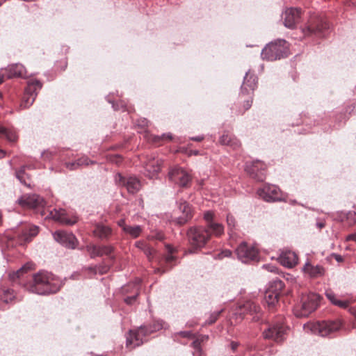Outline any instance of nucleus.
<instances>
[{"label": "nucleus", "instance_id": "nucleus-1", "mask_svg": "<svg viewBox=\"0 0 356 356\" xmlns=\"http://www.w3.org/2000/svg\"><path fill=\"white\" fill-rule=\"evenodd\" d=\"M62 286V281L53 274L46 271H40L33 275V282L28 289L39 295L56 293Z\"/></svg>", "mask_w": 356, "mask_h": 356}, {"label": "nucleus", "instance_id": "nucleus-2", "mask_svg": "<svg viewBox=\"0 0 356 356\" xmlns=\"http://www.w3.org/2000/svg\"><path fill=\"white\" fill-rule=\"evenodd\" d=\"M320 296L315 293L302 294L300 302L294 308V314L298 317L308 316L318 307Z\"/></svg>", "mask_w": 356, "mask_h": 356}, {"label": "nucleus", "instance_id": "nucleus-3", "mask_svg": "<svg viewBox=\"0 0 356 356\" xmlns=\"http://www.w3.org/2000/svg\"><path fill=\"white\" fill-rule=\"evenodd\" d=\"M288 54L286 42L284 40H277L268 44L261 51V57L267 60H275L286 57Z\"/></svg>", "mask_w": 356, "mask_h": 356}, {"label": "nucleus", "instance_id": "nucleus-4", "mask_svg": "<svg viewBox=\"0 0 356 356\" xmlns=\"http://www.w3.org/2000/svg\"><path fill=\"white\" fill-rule=\"evenodd\" d=\"M341 325V324L339 321H318L305 325V328L309 329L311 332L315 334L326 337L338 331Z\"/></svg>", "mask_w": 356, "mask_h": 356}, {"label": "nucleus", "instance_id": "nucleus-5", "mask_svg": "<svg viewBox=\"0 0 356 356\" xmlns=\"http://www.w3.org/2000/svg\"><path fill=\"white\" fill-rule=\"evenodd\" d=\"M187 236L190 245L193 249L204 247L209 239L208 230L202 227H193L187 232Z\"/></svg>", "mask_w": 356, "mask_h": 356}, {"label": "nucleus", "instance_id": "nucleus-6", "mask_svg": "<svg viewBox=\"0 0 356 356\" xmlns=\"http://www.w3.org/2000/svg\"><path fill=\"white\" fill-rule=\"evenodd\" d=\"M162 327V323H158L153 328L149 330L145 326H141L135 331L130 330L129 337L127 338V346L136 347L140 346L143 343V337Z\"/></svg>", "mask_w": 356, "mask_h": 356}, {"label": "nucleus", "instance_id": "nucleus-7", "mask_svg": "<svg viewBox=\"0 0 356 356\" xmlns=\"http://www.w3.org/2000/svg\"><path fill=\"white\" fill-rule=\"evenodd\" d=\"M168 179L180 187H188L191 181V176L184 168L176 165L170 168Z\"/></svg>", "mask_w": 356, "mask_h": 356}, {"label": "nucleus", "instance_id": "nucleus-8", "mask_svg": "<svg viewBox=\"0 0 356 356\" xmlns=\"http://www.w3.org/2000/svg\"><path fill=\"white\" fill-rule=\"evenodd\" d=\"M54 239L62 246L74 250L79 245V240L71 232L58 230L53 233Z\"/></svg>", "mask_w": 356, "mask_h": 356}, {"label": "nucleus", "instance_id": "nucleus-9", "mask_svg": "<svg viewBox=\"0 0 356 356\" xmlns=\"http://www.w3.org/2000/svg\"><path fill=\"white\" fill-rule=\"evenodd\" d=\"M257 194L266 202H277L282 200L281 191L275 185H264L258 189Z\"/></svg>", "mask_w": 356, "mask_h": 356}, {"label": "nucleus", "instance_id": "nucleus-10", "mask_svg": "<svg viewBox=\"0 0 356 356\" xmlns=\"http://www.w3.org/2000/svg\"><path fill=\"white\" fill-rule=\"evenodd\" d=\"M286 329L283 323H277L269 326L263 332V336L266 339H271L276 342H281L284 339Z\"/></svg>", "mask_w": 356, "mask_h": 356}, {"label": "nucleus", "instance_id": "nucleus-11", "mask_svg": "<svg viewBox=\"0 0 356 356\" xmlns=\"http://www.w3.org/2000/svg\"><path fill=\"white\" fill-rule=\"evenodd\" d=\"M236 252L238 259L243 263L255 260L258 256L257 250L253 246L248 245L245 242L241 243L238 245L236 250Z\"/></svg>", "mask_w": 356, "mask_h": 356}, {"label": "nucleus", "instance_id": "nucleus-12", "mask_svg": "<svg viewBox=\"0 0 356 356\" xmlns=\"http://www.w3.org/2000/svg\"><path fill=\"white\" fill-rule=\"evenodd\" d=\"M49 217L55 221L65 225H73L78 220L77 217L75 216L71 217L69 216L65 210L63 209H52L49 212Z\"/></svg>", "mask_w": 356, "mask_h": 356}, {"label": "nucleus", "instance_id": "nucleus-13", "mask_svg": "<svg viewBox=\"0 0 356 356\" xmlns=\"http://www.w3.org/2000/svg\"><path fill=\"white\" fill-rule=\"evenodd\" d=\"M266 165L260 161H256L249 165L246 164L245 170L250 175L259 181H263L266 178Z\"/></svg>", "mask_w": 356, "mask_h": 356}, {"label": "nucleus", "instance_id": "nucleus-14", "mask_svg": "<svg viewBox=\"0 0 356 356\" xmlns=\"http://www.w3.org/2000/svg\"><path fill=\"white\" fill-rule=\"evenodd\" d=\"M23 208L35 209L43 205V199L36 194L24 195L17 200Z\"/></svg>", "mask_w": 356, "mask_h": 356}, {"label": "nucleus", "instance_id": "nucleus-15", "mask_svg": "<svg viewBox=\"0 0 356 356\" xmlns=\"http://www.w3.org/2000/svg\"><path fill=\"white\" fill-rule=\"evenodd\" d=\"M115 181L125 186L130 193H136L141 188L140 180L134 177H124L120 174H118L115 176Z\"/></svg>", "mask_w": 356, "mask_h": 356}, {"label": "nucleus", "instance_id": "nucleus-16", "mask_svg": "<svg viewBox=\"0 0 356 356\" xmlns=\"http://www.w3.org/2000/svg\"><path fill=\"white\" fill-rule=\"evenodd\" d=\"M162 164L163 161L161 159L150 156L145 161L144 166L145 175L149 178L154 177L160 172Z\"/></svg>", "mask_w": 356, "mask_h": 356}, {"label": "nucleus", "instance_id": "nucleus-17", "mask_svg": "<svg viewBox=\"0 0 356 356\" xmlns=\"http://www.w3.org/2000/svg\"><path fill=\"white\" fill-rule=\"evenodd\" d=\"M301 9L297 8H287L284 13V24L286 27L293 29L300 19Z\"/></svg>", "mask_w": 356, "mask_h": 356}, {"label": "nucleus", "instance_id": "nucleus-18", "mask_svg": "<svg viewBox=\"0 0 356 356\" xmlns=\"http://www.w3.org/2000/svg\"><path fill=\"white\" fill-rule=\"evenodd\" d=\"M38 234V227L32 225H26L19 235L21 244L30 242Z\"/></svg>", "mask_w": 356, "mask_h": 356}, {"label": "nucleus", "instance_id": "nucleus-19", "mask_svg": "<svg viewBox=\"0 0 356 356\" xmlns=\"http://www.w3.org/2000/svg\"><path fill=\"white\" fill-rule=\"evenodd\" d=\"M279 261L282 266L292 268L298 263V256L293 251L284 250L280 254Z\"/></svg>", "mask_w": 356, "mask_h": 356}, {"label": "nucleus", "instance_id": "nucleus-20", "mask_svg": "<svg viewBox=\"0 0 356 356\" xmlns=\"http://www.w3.org/2000/svg\"><path fill=\"white\" fill-rule=\"evenodd\" d=\"M241 309L246 314L253 316L252 321H259L261 319V307L254 302H247L243 305Z\"/></svg>", "mask_w": 356, "mask_h": 356}, {"label": "nucleus", "instance_id": "nucleus-21", "mask_svg": "<svg viewBox=\"0 0 356 356\" xmlns=\"http://www.w3.org/2000/svg\"><path fill=\"white\" fill-rule=\"evenodd\" d=\"M302 270L311 277H318L324 274V268L320 265H312L307 261L302 268Z\"/></svg>", "mask_w": 356, "mask_h": 356}, {"label": "nucleus", "instance_id": "nucleus-22", "mask_svg": "<svg viewBox=\"0 0 356 356\" xmlns=\"http://www.w3.org/2000/svg\"><path fill=\"white\" fill-rule=\"evenodd\" d=\"M6 71L7 72V76L9 79L13 77H24L26 75L25 67L19 63L8 65Z\"/></svg>", "mask_w": 356, "mask_h": 356}, {"label": "nucleus", "instance_id": "nucleus-23", "mask_svg": "<svg viewBox=\"0 0 356 356\" xmlns=\"http://www.w3.org/2000/svg\"><path fill=\"white\" fill-rule=\"evenodd\" d=\"M93 234L102 240H107L112 234V229L103 224H97L93 230Z\"/></svg>", "mask_w": 356, "mask_h": 356}, {"label": "nucleus", "instance_id": "nucleus-24", "mask_svg": "<svg viewBox=\"0 0 356 356\" xmlns=\"http://www.w3.org/2000/svg\"><path fill=\"white\" fill-rule=\"evenodd\" d=\"M221 145L230 146L233 149H236L240 147L239 141L229 132H225L219 139Z\"/></svg>", "mask_w": 356, "mask_h": 356}, {"label": "nucleus", "instance_id": "nucleus-25", "mask_svg": "<svg viewBox=\"0 0 356 356\" xmlns=\"http://www.w3.org/2000/svg\"><path fill=\"white\" fill-rule=\"evenodd\" d=\"M35 264L33 262H27L16 271L9 273V279L12 281L20 278L24 273L34 269Z\"/></svg>", "mask_w": 356, "mask_h": 356}, {"label": "nucleus", "instance_id": "nucleus-26", "mask_svg": "<svg viewBox=\"0 0 356 356\" xmlns=\"http://www.w3.org/2000/svg\"><path fill=\"white\" fill-rule=\"evenodd\" d=\"M325 296L332 304L340 308L346 309L349 306L348 301L339 299L337 296L330 289L325 291Z\"/></svg>", "mask_w": 356, "mask_h": 356}, {"label": "nucleus", "instance_id": "nucleus-27", "mask_svg": "<svg viewBox=\"0 0 356 356\" xmlns=\"http://www.w3.org/2000/svg\"><path fill=\"white\" fill-rule=\"evenodd\" d=\"M205 228L209 233V237L211 235L220 237L224 234V226L218 222H210L207 225V227Z\"/></svg>", "mask_w": 356, "mask_h": 356}, {"label": "nucleus", "instance_id": "nucleus-28", "mask_svg": "<svg viewBox=\"0 0 356 356\" xmlns=\"http://www.w3.org/2000/svg\"><path fill=\"white\" fill-rule=\"evenodd\" d=\"M42 88V83L38 80H30L27 83V86L25 89L26 94H29L31 96L36 97L37 92Z\"/></svg>", "mask_w": 356, "mask_h": 356}, {"label": "nucleus", "instance_id": "nucleus-29", "mask_svg": "<svg viewBox=\"0 0 356 356\" xmlns=\"http://www.w3.org/2000/svg\"><path fill=\"white\" fill-rule=\"evenodd\" d=\"M15 298V291L6 286L0 287V300L3 302L8 303Z\"/></svg>", "mask_w": 356, "mask_h": 356}, {"label": "nucleus", "instance_id": "nucleus-30", "mask_svg": "<svg viewBox=\"0 0 356 356\" xmlns=\"http://www.w3.org/2000/svg\"><path fill=\"white\" fill-rule=\"evenodd\" d=\"M257 78L254 76H250L248 73H246L243 85L241 86L242 90H245L246 91L248 90H254L257 87Z\"/></svg>", "mask_w": 356, "mask_h": 356}, {"label": "nucleus", "instance_id": "nucleus-31", "mask_svg": "<svg viewBox=\"0 0 356 356\" xmlns=\"http://www.w3.org/2000/svg\"><path fill=\"white\" fill-rule=\"evenodd\" d=\"M280 294L274 292L272 289H267L265 294V300L268 306L273 307L277 302Z\"/></svg>", "mask_w": 356, "mask_h": 356}, {"label": "nucleus", "instance_id": "nucleus-32", "mask_svg": "<svg viewBox=\"0 0 356 356\" xmlns=\"http://www.w3.org/2000/svg\"><path fill=\"white\" fill-rule=\"evenodd\" d=\"M92 162L89 160L88 157H81L77 159L76 161L70 162L66 163V167L72 170L76 169L79 166L81 165H88L89 163H92Z\"/></svg>", "mask_w": 356, "mask_h": 356}, {"label": "nucleus", "instance_id": "nucleus-33", "mask_svg": "<svg viewBox=\"0 0 356 356\" xmlns=\"http://www.w3.org/2000/svg\"><path fill=\"white\" fill-rule=\"evenodd\" d=\"M124 232L132 238H138L143 232V227L140 225L130 226L124 228Z\"/></svg>", "mask_w": 356, "mask_h": 356}, {"label": "nucleus", "instance_id": "nucleus-34", "mask_svg": "<svg viewBox=\"0 0 356 356\" xmlns=\"http://www.w3.org/2000/svg\"><path fill=\"white\" fill-rule=\"evenodd\" d=\"M24 168L25 167L22 166L19 170L16 171V177L22 184L29 187L30 184L28 183L29 177L28 175L25 172Z\"/></svg>", "mask_w": 356, "mask_h": 356}, {"label": "nucleus", "instance_id": "nucleus-35", "mask_svg": "<svg viewBox=\"0 0 356 356\" xmlns=\"http://www.w3.org/2000/svg\"><path fill=\"white\" fill-rule=\"evenodd\" d=\"M284 287V283L279 279H275L270 283L268 289H272L273 291L277 292L278 294H280Z\"/></svg>", "mask_w": 356, "mask_h": 356}, {"label": "nucleus", "instance_id": "nucleus-36", "mask_svg": "<svg viewBox=\"0 0 356 356\" xmlns=\"http://www.w3.org/2000/svg\"><path fill=\"white\" fill-rule=\"evenodd\" d=\"M35 99V97L31 96L29 94H26V92H24L23 99L20 104V106L22 108H29L30 106H31L33 104Z\"/></svg>", "mask_w": 356, "mask_h": 356}, {"label": "nucleus", "instance_id": "nucleus-37", "mask_svg": "<svg viewBox=\"0 0 356 356\" xmlns=\"http://www.w3.org/2000/svg\"><path fill=\"white\" fill-rule=\"evenodd\" d=\"M86 249L87 252L89 253L90 257L91 258H95L96 257H101V254L99 253V246L93 245V244H89L86 245Z\"/></svg>", "mask_w": 356, "mask_h": 356}, {"label": "nucleus", "instance_id": "nucleus-38", "mask_svg": "<svg viewBox=\"0 0 356 356\" xmlns=\"http://www.w3.org/2000/svg\"><path fill=\"white\" fill-rule=\"evenodd\" d=\"M1 136H5L10 142H15L17 140V135L16 132L12 129L4 128V131H2Z\"/></svg>", "mask_w": 356, "mask_h": 356}, {"label": "nucleus", "instance_id": "nucleus-39", "mask_svg": "<svg viewBox=\"0 0 356 356\" xmlns=\"http://www.w3.org/2000/svg\"><path fill=\"white\" fill-rule=\"evenodd\" d=\"M227 224L229 232H232L236 225L235 218L230 213L227 215Z\"/></svg>", "mask_w": 356, "mask_h": 356}, {"label": "nucleus", "instance_id": "nucleus-40", "mask_svg": "<svg viewBox=\"0 0 356 356\" xmlns=\"http://www.w3.org/2000/svg\"><path fill=\"white\" fill-rule=\"evenodd\" d=\"M172 139V135L170 133L163 134L161 136H154L152 138V141L155 143H159L161 140H171Z\"/></svg>", "mask_w": 356, "mask_h": 356}, {"label": "nucleus", "instance_id": "nucleus-41", "mask_svg": "<svg viewBox=\"0 0 356 356\" xmlns=\"http://www.w3.org/2000/svg\"><path fill=\"white\" fill-rule=\"evenodd\" d=\"M134 287H135V293H134V295H133L131 296H128V297L124 298V302L127 305L133 304L136 301V298H137V296L138 295V284H134Z\"/></svg>", "mask_w": 356, "mask_h": 356}, {"label": "nucleus", "instance_id": "nucleus-42", "mask_svg": "<svg viewBox=\"0 0 356 356\" xmlns=\"http://www.w3.org/2000/svg\"><path fill=\"white\" fill-rule=\"evenodd\" d=\"M101 257L103 255H110L113 251V247L111 245L99 246Z\"/></svg>", "mask_w": 356, "mask_h": 356}, {"label": "nucleus", "instance_id": "nucleus-43", "mask_svg": "<svg viewBox=\"0 0 356 356\" xmlns=\"http://www.w3.org/2000/svg\"><path fill=\"white\" fill-rule=\"evenodd\" d=\"M180 209H182L183 213L186 214V219L184 220L183 222H186L188 219L191 218V208L188 204L184 203L181 204L180 207Z\"/></svg>", "mask_w": 356, "mask_h": 356}, {"label": "nucleus", "instance_id": "nucleus-44", "mask_svg": "<svg viewBox=\"0 0 356 356\" xmlns=\"http://www.w3.org/2000/svg\"><path fill=\"white\" fill-rule=\"evenodd\" d=\"M147 238L149 240L156 239V240H159V241H162L164 239V234L161 232H155V233L149 235L147 237Z\"/></svg>", "mask_w": 356, "mask_h": 356}, {"label": "nucleus", "instance_id": "nucleus-45", "mask_svg": "<svg viewBox=\"0 0 356 356\" xmlns=\"http://www.w3.org/2000/svg\"><path fill=\"white\" fill-rule=\"evenodd\" d=\"M214 213L212 211H207L204 214V219L207 222V224L210 222H214Z\"/></svg>", "mask_w": 356, "mask_h": 356}, {"label": "nucleus", "instance_id": "nucleus-46", "mask_svg": "<svg viewBox=\"0 0 356 356\" xmlns=\"http://www.w3.org/2000/svg\"><path fill=\"white\" fill-rule=\"evenodd\" d=\"M144 254L147 256V259L151 261L154 254V250L150 248L149 245L143 251Z\"/></svg>", "mask_w": 356, "mask_h": 356}, {"label": "nucleus", "instance_id": "nucleus-47", "mask_svg": "<svg viewBox=\"0 0 356 356\" xmlns=\"http://www.w3.org/2000/svg\"><path fill=\"white\" fill-rule=\"evenodd\" d=\"M221 312H222V310L217 312H213V314H211L209 320L207 321L208 323L212 324V323H215L216 321L218 319V316H220Z\"/></svg>", "mask_w": 356, "mask_h": 356}, {"label": "nucleus", "instance_id": "nucleus-48", "mask_svg": "<svg viewBox=\"0 0 356 356\" xmlns=\"http://www.w3.org/2000/svg\"><path fill=\"white\" fill-rule=\"evenodd\" d=\"M135 246L142 251L147 247V244L144 241H138L135 243Z\"/></svg>", "mask_w": 356, "mask_h": 356}, {"label": "nucleus", "instance_id": "nucleus-49", "mask_svg": "<svg viewBox=\"0 0 356 356\" xmlns=\"http://www.w3.org/2000/svg\"><path fill=\"white\" fill-rule=\"evenodd\" d=\"M166 248H167V250H168V252L170 253V254L166 257V261H167L168 263H170V262L174 260V259H175V258H174V257H173V255L172 254V248L170 245H166Z\"/></svg>", "mask_w": 356, "mask_h": 356}, {"label": "nucleus", "instance_id": "nucleus-50", "mask_svg": "<svg viewBox=\"0 0 356 356\" xmlns=\"http://www.w3.org/2000/svg\"><path fill=\"white\" fill-rule=\"evenodd\" d=\"M179 335L184 338H193V334L191 331H182L177 333Z\"/></svg>", "mask_w": 356, "mask_h": 356}, {"label": "nucleus", "instance_id": "nucleus-51", "mask_svg": "<svg viewBox=\"0 0 356 356\" xmlns=\"http://www.w3.org/2000/svg\"><path fill=\"white\" fill-rule=\"evenodd\" d=\"M263 268L266 269L268 271L273 273H276L277 271V268L270 264H265L263 266Z\"/></svg>", "mask_w": 356, "mask_h": 356}, {"label": "nucleus", "instance_id": "nucleus-52", "mask_svg": "<svg viewBox=\"0 0 356 356\" xmlns=\"http://www.w3.org/2000/svg\"><path fill=\"white\" fill-rule=\"evenodd\" d=\"M347 217L348 219L352 220L353 223L356 222V212L355 211H349L348 213Z\"/></svg>", "mask_w": 356, "mask_h": 356}, {"label": "nucleus", "instance_id": "nucleus-53", "mask_svg": "<svg viewBox=\"0 0 356 356\" xmlns=\"http://www.w3.org/2000/svg\"><path fill=\"white\" fill-rule=\"evenodd\" d=\"M332 257L334 258L339 263L343 261V258L340 254L333 253L332 254Z\"/></svg>", "mask_w": 356, "mask_h": 356}, {"label": "nucleus", "instance_id": "nucleus-54", "mask_svg": "<svg viewBox=\"0 0 356 356\" xmlns=\"http://www.w3.org/2000/svg\"><path fill=\"white\" fill-rule=\"evenodd\" d=\"M118 225L122 227V230L124 231V227H127L129 225H127L125 223L124 219H121L118 221Z\"/></svg>", "mask_w": 356, "mask_h": 356}, {"label": "nucleus", "instance_id": "nucleus-55", "mask_svg": "<svg viewBox=\"0 0 356 356\" xmlns=\"http://www.w3.org/2000/svg\"><path fill=\"white\" fill-rule=\"evenodd\" d=\"M220 255L222 257H228L232 255V252L229 250H225L221 252Z\"/></svg>", "mask_w": 356, "mask_h": 356}, {"label": "nucleus", "instance_id": "nucleus-56", "mask_svg": "<svg viewBox=\"0 0 356 356\" xmlns=\"http://www.w3.org/2000/svg\"><path fill=\"white\" fill-rule=\"evenodd\" d=\"M252 100H248L244 104V108L245 110L249 109L252 106Z\"/></svg>", "mask_w": 356, "mask_h": 356}, {"label": "nucleus", "instance_id": "nucleus-57", "mask_svg": "<svg viewBox=\"0 0 356 356\" xmlns=\"http://www.w3.org/2000/svg\"><path fill=\"white\" fill-rule=\"evenodd\" d=\"M347 241H356V234H350L346 237Z\"/></svg>", "mask_w": 356, "mask_h": 356}, {"label": "nucleus", "instance_id": "nucleus-58", "mask_svg": "<svg viewBox=\"0 0 356 356\" xmlns=\"http://www.w3.org/2000/svg\"><path fill=\"white\" fill-rule=\"evenodd\" d=\"M203 139H204L203 136H199L191 138V140H193L194 141H197V142L202 141Z\"/></svg>", "mask_w": 356, "mask_h": 356}, {"label": "nucleus", "instance_id": "nucleus-59", "mask_svg": "<svg viewBox=\"0 0 356 356\" xmlns=\"http://www.w3.org/2000/svg\"><path fill=\"white\" fill-rule=\"evenodd\" d=\"M238 346V343L237 342H234V341H232L231 343V348L233 350H235Z\"/></svg>", "mask_w": 356, "mask_h": 356}, {"label": "nucleus", "instance_id": "nucleus-60", "mask_svg": "<svg viewBox=\"0 0 356 356\" xmlns=\"http://www.w3.org/2000/svg\"><path fill=\"white\" fill-rule=\"evenodd\" d=\"M192 346H193V348H195L196 349H199V348H200V342L197 341H194L192 343Z\"/></svg>", "mask_w": 356, "mask_h": 356}, {"label": "nucleus", "instance_id": "nucleus-61", "mask_svg": "<svg viewBox=\"0 0 356 356\" xmlns=\"http://www.w3.org/2000/svg\"><path fill=\"white\" fill-rule=\"evenodd\" d=\"M6 155V152L3 149H0V159L3 158Z\"/></svg>", "mask_w": 356, "mask_h": 356}, {"label": "nucleus", "instance_id": "nucleus-62", "mask_svg": "<svg viewBox=\"0 0 356 356\" xmlns=\"http://www.w3.org/2000/svg\"><path fill=\"white\" fill-rule=\"evenodd\" d=\"M317 226L319 227V228H322L324 227V224L322 223V222H319V223H317Z\"/></svg>", "mask_w": 356, "mask_h": 356}, {"label": "nucleus", "instance_id": "nucleus-63", "mask_svg": "<svg viewBox=\"0 0 356 356\" xmlns=\"http://www.w3.org/2000/svg\"><path fill=\"white\" fill-rule=\"evenodd\" d=\"M2 131H4V127L0 126V136H1Z\"/></svg>", "mask_w": 356, "mask_h": 356}, {"label": "nucleus", "instance_id": "nucleus-64", "mask_svg": "<svg viewBox=\"0 0 356 356\" xmlns=\"http://www.w3.org/2000/svg\"><path fill=\"white\" fill-rule=\"evenodd\" d=\"M3 81V76L0 74V83H1Z\"/></svg>", "mask_w": 356, "mask_h": 356}]
</instances>
